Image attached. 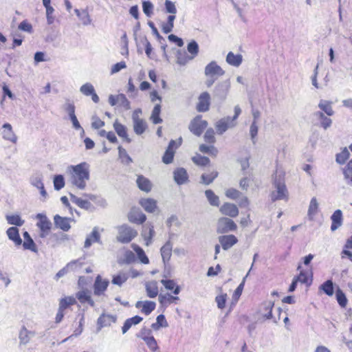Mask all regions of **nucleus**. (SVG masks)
Returning <instances> with one entry per match:
<instances>
[{"label":"nucleus","instance_id":"f257e3e1","mask_svg":"<svg viewBox=\"0 0 352 352\" xmlns=\"http://www.w3.org/2000/svg\"><path fill=\"white\" fill-rule=\"evenodd\" d=\"M89 167V164L85 162L68 166L66 173L69 176V182L77 188L84 190L90 177Z\"/></svg>","mask_w":352,"mask_h":352},{"label":"nucleus","instance_id":"f03ea898","mask_svg":"<svg viewBox=\"0 0 352 352\" xmlns=\"http://www.w3.org/2000/svg\"><path fill=\"white\" fill-rule=\"evenodd\" d=\"M273 184L276 188L271 194L273 201L287 199L288 192L285 184L284 173L281 170L276 169L273 177Z\"/></svg>","mask_w":352,"mask_h":352},{"label":"nucleus","instance_id":"7ed1b4c3","mask_svg":"<svg viewBox=\"0 0 352 352\" xmlns=\"http://www.w3.org/2000/svg\"><path fill=\"white\" fill-rule=\"evenodd\" d=\"M138 235V232L131 226L124 224L118 227L116 239L122 243H129Z\"/></svg>","mask_w":352,"mask_h":352},{"label":"nucleus","instance_id":"20e7f679","mask_svg":"<svg viewBox=\"0 0 352 352\" xmlns=\"http://www.w3.org/2000/svg\"><path fill=\"white\" fill-rule=\"evenodd\" d=\"M36 218L38 220L36 226L40 229V236L41 238L46 237L52 228V222L47 216L42 213L36 214Z\"/></svg>","mask_w":352,"mask_h":352},{"label":"nucleus","instance_id":"39448f33","mask_svg":"<svg viewBox=\"0 0 352 352\" xmlns=\"http://www.w3.org/2000/svg\"><path fill=\"white\" fill-rule=\"evenodd\" d=\"M237 228L236 224L230 219L221 217L217 221V232L220 234L234 231Z\"/></svg>","mask_w":352,"mask_h":352},{"label":"nucleus","instance_id":"423d86ee","mask_svg":"<svg viewBox=\"0 0 352 352\" xmlns=\"http://www.w3.org/2000/svg\"><path fill=\"white\" fill-rule=\"evenodd\" d=\"M230 88V82L229 80L219 82L214 87V96L224 100L227 97Z\"/></svg>","mask_w":352,"mask_h":352},{"label":"nucleus","instance_id":"0eeeda50","mask_svg":"<svg viewBox=\"0 0 352 352\" xmlns=\"http://www.w3.org/2000/svg\"><path fill=\"white\" fill-rule=\"evenodd\" d=\"M207 126V121L202 120L199 116H197L191 121L189 130L195 135L199 136Z\"/></svg>","mask_w":352,"mask_h":352},{"label":"nucleus","instance_id":"6e6552de","mask_svg":"<svg viewBox=\"0 0 352 352\" xmlns=\"http://www.w3.org/2000/svg\"><path fill=\"white\" fill-rule=\"evenodd\" d=\"M225 72L217 65L215 61H212L208 64L204 70V74L208 77H219L224 74Z\"/></svg>","mask_w":352,"mask_h":352},{"label":"nucleus","instance_id":"1a4fd4ad","mask_svg":"<svg viewBox=\"0 0 352 352\" xmlns=\"http://www.w3.org/2000/svg\"><path fill=\"white\" fill-rule=\"evenodd\" d=\"M236 123L231 120V118L227 116L217 122L215 124V128L217 130V133L219 135H221L224 132H226L229 128L234 127Z\"/></svg>","mask_w":352,"mask_h":352},{"label":"nucleus","instance_id":"9d476101","mask_svg":"<svg viewBox=\"0 0 352 352\" xmlns=\"http://www.w3.org/2000/svg\"><path fill=\"white\" fill-rule=\"evenodd\" d=\"M35 336V331L29 330L25 325H23L19 333V344L21 345L28 344Z\"/></svg>","mask_w":352,"mask_h":352},{"label":"nucleus","instance_id":"9b49d317","mask_svg":"<svg viewBox=\"0 0 352 352\" xmlns=\"http://www.w3.org/2000/svg\"><path fill=\"white\" fill-rule=\"evenodd\" d=\"M210 104V96L204 91L200 94L198 98V102L197 104V110L199 112H206L208 111Z\"/></svg>","mask_w":352,"mask_h":352},{"label":"nucleus","instance_id":"f8f14e48","mask_svg":"<svg viewBox=\"0 0 352 352\" xmlns=\"http://www.w3.org/2000/svg\"><path fill=\"white\" fill-rule=\"evenodd\" d=\"M155 234L153 226L151 223H147L143 226L141 235L144 239L146 246H149L152 243Z\"/></svg>","mask_w":352,"mask_h":352},{"label":"nucleus","instance_id":"ddd939ff","mask_svg":"<svg viewBox=\"0 0 352 352\" xmlns=\"http://www.w3.org/2000/svg\"><path fill=\"white\" fill-rule=\"evenodd\" d=\"M109 280L107 279H102V277L98 275L96 276L94 284V293L96 296H100L107 289L109 285Z\"/></svg>","mask_w":352,"mask_h":352},{"label":"nucleus","instance_id":"4468645a","mask_svg":"<svg viewBox=\"0 0 352 352\" xmlns=\"http://www.w3.org/2000/svg\"><path fill=\"white\" fill-rule=\"evenodd\" d=\"M129 221L136 224H142L146 219V215L140 210L133 208L129 213Z\"/></svg>","mask_w":352,"mask_h":352},{"label":"nucleus","instance_id":"2eb2a0df","mask_svg":"<svg viewBox=\"0 0 352 352\" xmlns=\"http://www.w3.org/2000/svg\"><path fill=\"white\" fill-rule=\"evenodd\" d=\"M219 241L224 250L231 248L238 242L237 238L232 234L222 235L219 237Z\"/></svg>","mask_w":352,"mask_h":352},{"label":"nucleus","instance_id":"dca6fc26","mask_svg":"<svg viewBox=\"0 0 352 352\" xmlns=\"http://www.w3.org/2000/svg\"><path fill=\"white\" fill-rule=\"evenodd\" d=\"M177 146L178 145H176V142L175 140H170L168 146L162 157V162L164 164H168L173 162L175 155V149Z\"/></svg>","mask_w":352,"mask_h":352},{"label":"nucleus","instance_id":"f3484780","mask_svg":"<svg viewBox=\"0 0 352 352\" xmlns=\"http://www.w3.org/2000/svg\"><path fill=\"white\" fill-rule=\"evenodd\" d=\"M80 91L86 96H91V99L95 103H98L99 102V97L96 94L94 87L91 83L87 82L82 85L80 88Z\"/></svg>","mask_w":352,"mask_h":352},{"label":"nucleus","instance_id":"a211bd4d","mask_svg":"<svg viewBox=\"0 0 352 352\" xmlns=\"http://www.w3.org/2000/svg\"><path fill=\"white\" fill-rule=\"evenodd\" d=\"M116 316L111 314H102L98 319L97 323L98 325V330H100L102 327H109L112 323H115L116 321Z\"/></svg>","mask_w":352,"mask_h":352},{"label":"nucleus","instance_id":"6ab92c4d","mask_svg":"<svg viewBox=\"0 0 352 352\" xmlns=\"http://www.w3.org/2000/svg\"><path fill=\"white\" fill-rule=\"evenodd\" d=\"M70 218L62 217L58 214H56L54 217L55 226L65 232L70 229Z\"/></svg>","mask_w":352,"mask_h":352},{"label":"nucleus","instance_id":"aec40b11","mask_svg":"<svg viewBox=\"0 0 352 352\" xmlns=\"http://www.w3.org/2000/svg\"><path fill=\"white\" fill-rule=\"evenodd\" d=\"M155 302L149 300L138 301L135 304V307L141 309L142 312L146 315L150 314L155 309Z\"/></svg>","mask_w":352,"mask_h":352},{"label":"nucleus","instance_id":"412c9836","mask_svg":"<svg viewBox=\"0 0 352 352\" xmlns=\"http://www.w3.org/2000/svg\"><path fill=\"white\" fill-rule=\"evenodd\" d=\"M173 251V243L170 240H168L166 243L161 248L160 252L163 262L166 264L171 257Z\"/></svg>","mask_w":352,"mask_h":352},{"label":"nucleus","instance_id":"4be33fe9","mask_svg":"<svg viewBox=\"0 0 352 352\" xmlns=\"http://www.w3.org/2000/svg\"><path fill=\"white\" fill-rule=\"evenodd\" d=\"M220 212L230 217H235L239 214L238 208L233 204L226 203L220 208Z\"/></svg>","mask_w":352,"mask_h":352},{"label":"nucleus","instance_id":"5701e85b","mask_svg":"<svg viewBox=\"0 0 352 352\" xmlns=\"http://www.w3.org/2000/svg\"><path fill=\"white\" fill-rule=\"evenodd\" d=\"M3 138L6 140L10 141L12 143H16L17 141V137L12 131L11 124L6 123L3 125Z\"/></svg>","mask_w":352,"mask_h":352},{"label":"nucleus","instance_id":"b1692460","mask_svg":"<svg viewBox=\"0 0 352 352\" xmlns=\"http://www.w3.org/2000/svg\"><path fill=\"white\" fill-rule=\"evenodd\" d=\"M138 187L144 192H148L152 189V183L151 181L143 175H138L136 179Z\"/></svg>","mask_w":352,"mask_h":352},{"label":"nucleus","instance_id":"393cba45","mask_svg":"<svg viewBox=\"0 0 352 352\" xmlns=\"http://www.w3.org/2000/svg\"><path fill=\"white\" fill-rule=\"evenodd\" d=\"M175 182L178 185L184 184L188 179V174L184 168H178L173 172Z\"/></svg>","mask_w":352,"mask_h":352},{"label":"nucleus","instance_id":"a878e982","mask_svg":"<svg viewBox=\"0 0 352 352\" xmlns=\"http://www.w3.org/2000/svg\"><path fill=\"white\" fill-rule=\"evenodd\" d=\"M140 204L147 212H154L157 208V201L151 198L142 199Z\"/></svg>","mask_w":352,"mask_h":352},{"label":"nucleus","instance_id":"bb28decb","mask_svg":"<svg viewBox=\"0 0 352 352\" xmlns=\"http://www.w3.org/2000/svg\"><path fill=\"white\" fill-rule=\"evenodd\" d=\"M332 221L331 230V231L336 230L342 223V213L340 210H336L331 217Z\"/></svg>","mask_w":352,"mask_h":352},{"label":"nucleus","instance_id":"cd10ccee","mask_svg":"<svg viewBox=\"0 0 352 352\" xmlns=\"http://www.w3.org/2000/svg\"><path fill=\"white\" fill-rule=\"evenodd\" d=\"M94 242L101 243L100 235L98 232L97 227L94 228L91 233L86 238L84 247L85 248H89Z\"/></svg>","mask_w":352,"mask_h":352},{"label":"nucleus","instance_id":"c85d7f7f","mask_svg":"<svg viewBox=\"0 0 352 352\" xmlns=\"http://www.w3.org/2000/svg\"><path fill=\"white\" fill-rule=\"evenodd\" d=\"M314 116L320 121V126L324 129L326 130L331 126L332 124V120L331 118L325 116L324 113L322 111H316L314 113Z\"/></svg>","mask_w":352,"mask_h":352},{"label":"nucleus","instance_id":"c756f323","mask_svg":"<svg viewBox=\"0 0 352 352\" xmlns=\"http://www.w3.org/2000/svg\"><path fill=\"white\" fill-rule=\"evenodd\" d=\"M332 102L327 100H320L318 103V107L327 116H332L334 114V111L332 108Z\"/></svg>","mask_w":352,"mask_h":352},{"label":"nucleus","instance_id":"7c9ffc66","mask_svg":"<svg viewBox=\"0 0 352 352\" xmlns=\"http://www.w3.org/2000/svg\"><path fill=\"white\" fill-rule=\"evenodd\" d=\"M146 294L149 298H155L157 296L159 290L157 283L155 280L147 282L145 285Z\"/></svg>","mask_w":352,"mask_h":352},{"label":"nucleus","instance_id":"2f4dec72","mask_svg":"<svg viewBox=\"0 0 352 352\" xmlns=\"http://www.w3.org/2000/svg\"><path fill=\"white\" fill-rule=\"evenodd\" d=\"M113 128L120 138H124L127 142H131V139L128 137L125 126L118 122V120H116L113 123Z\"/></svg>","mask_w":352,"mask_h":352},{"label":"nucleus","instance_id":"473e14b6","mask_svg":"<svg viewBox=\"0 0 352 352\" xmlns=\"http://www.w3.org/2000/svg\"><path fill=\"white\" fill-rule=\"evenodd\" d=\"M76 298L81 303L87 302L91 307L95 305L94 301L91 299L90 292L88 290L78 292L76 294Z\"/></svg>","mask_w":352,"mask_h":352},{"label":"nucleus","instance_id":"72a5a7b5","mask_svg":"<svg viewBox=\"0 0 352 352\" xmlns=\"http://www.w3.org/2000/svg\"><path fill=\"white\" fill-rule=\"evenodd\" d=\"M23 237L25 239L23 243L24 249L31 250L34 252H37L38 250L36 245L28 232H25L23 233Z\"/></svg>","mask_w":352,"mask_h":352},{"label":"nucleus","instance_id":"f704fd0d","mask_svg":"<svg viewBox=\"0 0 352 352\" xmlns=\"http://www.w3.org/2000/svg\"><path fill=\"white\" fill-rule=\"evenodd\" d=\"M7 235L9 239L13 241L16 245L22 243V240L19 234V230L16 227H11L7 230Z\"/></svg>","mask_w":352,"mask_h":352},{"label":"nucleus","instance_id":"c9c22d12","mask_svg":"<svg viewBox=\"0 0 352 352\" xmlns=\"http://www.w3.org/2000/svg\"><path fill=\"white\" fill-rule=\"evenodd\" d=\"M243 60V57L241 54H234L233 52H230L226 56V62L232 66L239 67Z\"/></svg>","mask_w":352,"mask_h":352},{"label":"nucleus","instance_id":"e433bc0d","mask_svg":"<svg viewBox=\"0 0 352 352\" xmlns=\"http://www.w3.org/2000/svg\"><path fill=\"white\" fill-rule=\"evenodd\" d=\"M131 248L136 253L138 259L140 260V261L142 263H143V264H148L149 263V259L147 257V256L146 255L144 250L142 248H140L139 245H138L135 243H132Z\"/></svg>","mask_w":352,"mask_h":352},{"label":"nucleus","instance_id":"4c0bfd02","mask_svg":"<svg viewBox=\"0 0 352 352\" xmlns=\"http://www.w3.org/2000/svg\"><path fill=\"white\" fill-rule=\"evenodd\" d=\"M78 261H74L69 263L65 267L59 270L56 274L57 278L64 276L69 270H74L78 267Z\"/></svg>","mask_w":352,"mask_h":352},{"label":"nucleus","instance_id":"58836bf2","mask_svg":"<svg viewBox=\"0 0 352 352\" xmlns=\"http://www.w3.org/2000/svg\"><path fill=\"white\" fill-rule=\"evenodd\" d=\"M344 180L348 185H352V160L342 168Z\"/></svg>","mask_w":352,"mask_h":352},{"label":"nucleus","instance_id":"ea45409f","mask_svg":"<svg viewBox=\"0 0 352 352\" xmlns=\"http://www.w3.org/2000/svg\"><path fill=\"white\" fill-rule=\"evenodd\" d=\"M71 200L81 208L89 210L91 207V204L89 201L84 200L75 195H71Z\"/></svg>","mask_w":352,"mask_h":352},{"label":"nucleus","instance_id":"a19ab883","mask_svg":"<svg viewBox=\"0 0 352 352\" xmlns=\"http://www.w3.org/2000/svg\"><path fill=\"white\" fill-rule=\"evenodd\" d=\"M206 197L210 204L213 206H219L220 201L219 198L216 195L212 190H206L205 191Z\"/></svg>","mask_w":352,"mask_h":352},{"label":"nucleus","instance_id":"79ce46f5","mask_svg":"<svg viewBox=\"0 0 352 352\" xmlns=\"http://www.w3.org/2000/svg\"><path fill=\"white\" fill-rule=\"evenodd\" d=\"M160 111H161V105L160 104H157L154 107V108L152 111V113H151V118H150L151 120L155 124L161 123L162 122V120L160 117Z\"/></svg>","mask_w":352,"mask_h":352},{"label":"nucleus","instance_id":"37998d69","mask_svg":"<svg viewBox=\"0 0 352 352\" xmlns=\"http://www.w3.org/2000/svg\"><path fill=\"white\" fill-rule=\"evenodd\" d=\"M295 278L298 282L306 284L307 285H310L312 281L311 274H309L304 270H300L299 275L295 277Z\"/></svg>","mask_w":352,"mask_h":352},{"label":"nucleus","instance_id":"c03bdc74","mask_svg":"<svg viewBox=\"0 0 352 352\" xmlns=\"http://www.w3.org/2000/svg\"><path fill=\"white\" fill-rule=\"evenodd\" d=\"M318 203L316 197H313L311 199L309 209H308V216L310 220H312L314 217L316 215V214L318 212Z\"/></svg>","mask_w":352,"mask_h":352},{"label":"nucleus","instance_id":"a18cd8bd","mask_svg":"<svg viewBox=\"0 0 352 352\" xmlns=\"http://www.w3.org/2000/svg\"><path fill=\"white\" fill-rule=\"evenodd\" d=\"M161 283L165 287L166 289L172 290L174 289L173 293L177 295L180 292V287L176 285L175 283L173 280H162Z\"/></svg>","mask_w":352,"mask_h":352},{"label":"nucleus","instance_id":"49530a36","mask_svg":"<svg viewBox=\"0 0 352 352\" xmlns=\"http://www.w3.org/2000/svg\"><path fill=\"white\" fill-rule=\"evenodd\" d=\"M133 124L134 132L137 135H142L146 129V123L143 119L141 120H136V122H133Z\"/></svg>","mask_w":352,"mask_h":352},{"label":"nucleus","instance_id":"de8ad7c7","mask_svg":"<svg viewBox=\"0 0 352 352\" xmlns=\"http://www.w3.org/2000/svg\"><path fill=\"white\" fill-rule=\"evenodd\" d=\"M192 162L200 166H206L209 164L210 160L208 157L201 156V155L197 154L192 158Z\"/></svg>","mask_w":352,"mask_h":352},{"label":"nucleus","instance_id":"09e8293b","mask_svg":"<svg viewBox=\"0 0 352 352\" xmlns=\"http://www.w3.org/2000/svg\"><path fill=\"white\" fill-rule=\"evenodd\" d=\"M76 302V298L73 296H67L60 299L59 302L60 309H65L69 305H74Z\"/></svg>","mask_w":352,"mask_h":352},{"label":"nucleus","instance_id":"8fccbe9b","mask_svg":"<svg viewBox=\"0 0 352 352\" xmlns=\"http://www.w3.org/2000/svg\"><path fill=\"white\" fill-rule=\"evenodd\" d=\"M42 180H43L42 174L39 173H36L31 177L30 183L32 186L38 188L44 186Z\"/></svg>","mask_w":352,"mask_h":352},{"label":"nucleus","instance_id":"3c124183","mask_svg":"<svg viewBox=\"0 0 352 352\" xmlns=\"http://www.w3.org/2000/svg\"><path fill=\"white\" fill-rule=\"evenodd\" d=\"M63 109L67 113L69 118L75 115L76 107L73 102L69 100H66L65 104L63 105Z\"/></svg>","mask_w":352,"mask_h":352},{"label":"nucleus","instance_id":"603ef678","mask_svg":"<svg viewBox=\"0 0 352 352\" xmlns=\"http://www.w3.org/2000/svg\"><path fill=\"white\" fill-rule=\"evenodd\" d=\"M117 104L123 107L124 109L129 110L131 109L130 102L124 94H121L117 95Z\"/></svg>","mask_w":352,"mask_h":352},{"label":"nucleus","instance_id":"864d4df0","mask_svg":"<svg viewBox=\"0 0 352 352\" xmlns=\"http://www.w3.org/2000/svg\"><path fill=\"white\" fill-rule=\"evenodd\" d=\"M127 274L123 272H120L118 275L113 276L112 279V283L114 285L121 286L124 283H125L127 280Z\"/></svg>","mask_w":352,"mask_h":352},{"label":"nucleus","instance_id":"5fc2aeb1","mask_svg":"<svg viewBox=\"0 0 352 352\" xmlns=\"http://www.w3.org/2000/svg\"><path fill=\"white\" fill-rule=\"evenodd\" d=\"M158 300L162 305L166 307L173 303V296L169 294H160L158 296Z\"/></svg>","mask_w":352,"mask_h":352},{"label":"nucleus","instance_id":"6e6d98bb","mask_svg":"<svg viewBox=\"0 0 352 352\" xmlns=\"http://www.w3.org/2000/svg\"><path fill=\"white\" fill-rule=\"evenodd\" d=\"M320 289L328 296L333 294V283L332 280H328L320 286Z\"/></svg>","mask_w":352,"mask_h":352},{"label":"nucleus","instance_id":"4d7b16f0","mask_svg":"<svg viewBox=\"0 0 352 352\" xmlns=\"http://www.w3.org/2000/svg\"><path fill=\"white\" fill-rule=\"evenodd\" d=\"M217 172L213 171L209 174H203L201 175V183L206 185L211 184L214 179L217 177Z\"/></svg>","mask_w":352,"mask_h":352},{"label":"nucleus","instance_id":"13d9d810","mask_svg":"<svg viewBox=\"0 0 352 352\" xmlns=\"http://www.w3.org/2000/svg\"><path fill=\"white\" fill-rule=\"evenodd\" d=\"M6 219L9 224L16 226H21L24 223V221L21 219L19 215H8Z\"/></svg>","mask_w":352,"mask_h":352},{"label":"nucleus","instance_id":"bf43d9fd","mask_svg":"<svg viewBox=\"0 0 352 352\" xmlns=\"http://www.w3.org/2000/svg\"><path fill=\"white\" fill-rule=\"evenodd\" d=\"M144 341L152 352H156L159 349L157 341L153 336L146 338Z\"/></svg>","mask_w":352,"mask_h":352},{"label":"nucleus","instance_id":"052dcab7","mask_svg":"<svg viewBox=\"0 0 352 352\" xmlns=\"http://www.w3.org/2000/svg\"><path fill=\"white\" fill-rule=\"evenodd\" d=\"M53 182L54 189L56 190H59L65 186V179L62 175H55Z\"/></svg>","mask_w":352,"mask_h":352},{"label":"nucleus","instance_id":"680f3d73","mask_svg":"<svg viewBox=\"0 0 352 352\" xmlns=\"http://www.w3.org/2000/svg\"><path fill=\"white\" fill-rule=\"evenodd\" d=\"M187 50L192 55L191 58H193L199 53V45L195 41H192L188 44Z\"/></svg>","mask_w":352,"mask_h":352},{"label":"nucleus","instance_id":"e2e57ef3","mask_svg":"<svg viewBox=\"0 0 352 352\" xmlns=\"http://www.w3.org/2000/svg\"><path fill=\"white\" fill-rule=\"evenodd\" d=\"M338 302L342 307H345L347 304V299L345 294L340 289H338L336 293Z\"/></svg>","mask_w":352,"mask_h":352},{"label":"nucleus","instance_id":"0e129e2a","mask_svg":"<svg viewBox=\"0 0 352 352\" xmlns=\"http://www.w3.org/2000/svg\"><path fill=\"white\" fill-rule=\"evenodd\" d=\"M349 152L346 148H344L340 153L336 155V162L339 164H344L349 157Z\"/></svg>","mask_w":352,"mask_h":352},{"label":"nucleus","instance_id":"69168bd1","mask_svg":"<svg viewBox=\"0 0 352 352\" xmlns=\"http://www.w3.org/2000/svg\"><path fill=\"white\" fill-rule=\"evenodd\" d=\"M142 9L144 13L148 17L153 14V5L149 1H144L142 2Z\"/></svg>","mask_w":352,"mask_h":352},{"label":"nucleus","instance_id":"338daca9","mask_svg":"<svg viewBox=\"0 0 352 352\" xmlns=\"http://www.w3.org/2000/svg\"><path fill=\"white\" fill-rule=\"evenodd\" d=\"M226 196L231 199L236 200L240 197L241 193L235 188H228L226 190Z\"/></svg>","mask_w":352,"mask_h":352},{"label":"nucleus","instance_id":"774afa93","mask_svg":"<svg viewBox=\"0 0 352 352\" xmlns=\"http://www.w3.org/2000/svg\"><path fill=\"white\" fill-rule=\"evenodd\" d=\"M135 261V256L133 252L127 250L125 252L123 257L122 263L130 264L134 263Z\"/></svg>","mask_w":352,"mask_h":352}]
</instances>
